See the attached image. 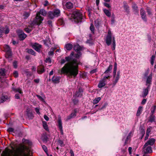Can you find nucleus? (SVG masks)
Listing matches in <instances>:
<instances>
[{"mask_svg": "<svg viewBox=\"0 0 156 156\" xmlns=\"http://www.w3.org/2000/svg\"><path fill=\"white\" fill-rule=\"evenodd\" d=\"M79 62L76 60L65 65L61 70V73H66L69 77L75 78L78 73Z\"/></svg>", "mask_w": 156, "mask_h": 156, "instance_id": "1", "label": "nucleus"}, {"mask_svg": "<svg viewBox=\"0 0 156 156\" xmlns=\"http://www.w3.org/2000/svg\"><path fill=\"white\" fill-rule=\"evenodd\" d=\"M40 14L43 16H45L47 15V12L44 9H41L40 10L39 12L37 13L36 19L34 22L37 25H40L43 20V18L40 16Z\"/></svg>", "mask_w": 156, "mask_h": 156, "instance_id": "2", "label": "nucleus"}, {"mask_svg": "<svg viewBox=\"0 0 156 156\" xmlns=\"http://www.w3.org/2000/svg\"><path fill=\"white\" fill-rule=\"evenodd\" d=\"M105 41L106 44L108 46L110 45L112 41L114 43V41H115V37L114 36H113L110 30H109L108 31Z\"/></svg>", "mask_w": 156, "mask_h": 156, "instance_id": "3", "label": "nucleus"}, {"mask_svg": "<svg viewBox=\"0 0 156 156\" xmlns=\"http://www.w3.org/2000/svg\"><path fill=\"white\" fill-rule=\"evenodd\" d=\"M4 51L5 52V56L7 58L11 59V52L9 47L7 45H5L4 46Z\"/></svg>", "mask_w": 156, "mask_h": 156, "instance_id": "4", "label": "nucleus"}, {"mask_svg": "<svg viewBox=\"0 0 156 156\" xmlns=\"http://www.w3.org/2000/svg\"><path fill=\"white\" fill-rule=\"evenodd\" d=\"M73 17L78 21H80L82 19V15L80 12L78 10H75L73 13Z\"/></svg>", "mask_w": 156, "mask_h": 156, "instance_id": "5", "label": "nucleus"}, {"mask_svg": "<svg viewBox=\"0 0 156 156\" xmlns=\"http://www.w3.org/2000/svg\"><path fill=\"white\" fill-rule=\"evenodd\" d=\"M120 72L118 71L116 74H113V80L112 81V85L114 86L118 82L120 78Z\"/></svg>", "mask_w": 156, "mask_h": 156, "instance_id": "6", "label": "nucleus"}, {"mask_svg": "<svg viewBox=\"0 0 156 156\" xmlns=\"http://www.w3.org/2000/svg\"><path fill=\"white\" fill-rule=\"evenodd\" d=\"M74 49L77 52V53L75 55V57L76 58L79 57L81 55L80 51L81 50L80 46L78 44L75 45L74 46Z\"/></svg>", "mask_w": 156, "mask_h": 156, "instance_id": "7", "label": "nucleus"}, {"mask_svg": "<svg viewBox=\"0 0 156 156\" xmlns=\"http://www.w3.org/2000/svg\"><path fill=\"white\" fill-rule=\"evenodd\" d=\"M17 32L18 33L19 39L20 40H23L26 37V35L24 34L22 30H17Z\"/></svg>", "mask_w": 156, "mask_h": 156, "instance_id": "8", "label": "nucleus"}, {"mask_svg": "<svg viewBox=\"0 0 156 156\" xmlns=\"http://www.w3.org/2000/svg\"><path fill=\"white\" fill-rule=\"evenodd\" d=\"M152 75L151 73L146 77V85L147 86V87H150L152 83Z\"/></svg>", "mask_w": 156, "mask_h": 156, "instance_id": "9", "label": "nucleus"}, {"mask_svg": "<svg viewBox=\"0 0 156 156\" xmlns=\"http://www.w3.org/2000/svg\"><path fill=\"white\" fill-rule=\"evenodd\" d=\"M58 126L59 129L61 134L63 135V130L62 129V122L61 118L60 116L58 117Z\"/></svg>", "mask_w": 156, "mask_h": 156, "instance_id": "10", "label": "nucleus"}, {"mask_svg": "<svg viewBox=\"0 0 156 156\" xmlns=\"http://www.w3.org/2000/svg\"><path fill=\"white\" fill-rule=\"evenodd\" d=\"M150 87H147L146 88H144L143 89V91L142 92L141 97L143 98H145L148 94V90Z\"/></svg>", "mask_w": 156, "mask_h": 156, "instance_id": "11", "label": "nucleus"}, {"mask_svg": "<svg viewBox=\"0 0 156 156\" xmlns=\"http://www.w3.org/2000/svg\"><path fill=\"white\" fill-rule=\"evenodd\" d=\"M155 140L154 138L150 139L146 143L144 146V148H145L146 146L149 145H152L155 142Z\"/></svg>", "mask_w": 156, "mask_h": 156, "instance_id": "12", "label": "nucleus"}, {"mask_svg": "<svg viewBox=\"0 0 156 156\" xmlns=\"http://www.w3.org/2000/svg\"><path fill=\"white\" fill-rule=\"evenodd\" d=\"M140 15L143 20L146 22L147 20L146 15L145 11L143 9H141L140 10Z\"/></svg>", "mask_w": 156, "mask_h": 156, "instance_id": "13", "label": "nucleus"}, {"mask_svg": "<svg viewBox=\"0 0 156 156\" xmlns=\"http://www.w3.org/2000/svg\"><path fill=\"white\" fill-rule=\"evenodd\" d=\"M32 47L36 51L39 52L41 45L37 43H35L32 45Z\"/></svg>", "mask_w": 156, "mask_h": 156, "instance_id": "14", "label": "nucleus"}, {"mask_svg": "<svg viewBox=\"0 0 156 156\" xmlns=\"http://www.w3.org/2000/svg\"><path fill=\"white\" fill-rule=\"evenodd\" d=\"M77 112V110L75 109L73 112H72L71 114L68 117L67 119V120L70 119L73 117H75L76 116V113Z\"/></svg>", "mask_w": 156, "mask_h": 156, "instance_id": "15", "label": "nucleus"}, {"mask_svg": "<svg viewBox=\"0 0 156 156\" xmlns=\"http://www.w3.org/2000/svg\"><path fill=\"white\" fill-rule=\"evenodd\" d=\"M106 82L105 81L101 80L98 83V87L99 88H102L105 86Z\"/></svg>", "mask_w": 156, "mask_h": 156, "instance_id": "16", "label": "nucleus"}, {"mask_svg": "<svg viewBox=\"0 0 156 156\" xmlns=\"http://www.w3.org/2000/svg\"><path fill=\"white\" fill-rule=\"evenodd\" d=\"M112 69V65H110L109 67L108 68L107 70L104 73V74H108V75H110V73Z\"/></svg>", "mask_w": 156, "mask_h": 156, "instance_id": "17", "label": "nucleus"}, {"mask_svg": "<svg viewBox=\"0 0 156 156\" xmlns=\"http://www.w3.org/2000/svg\"><path fill=\"white\" fill-rule=\"evenodd\" d=\"M8 97L7 95H2V97L0 98V103L3 102L8 99Z\"/></svg>", "mask_w": 156, "mask_h": 156, "instance_id": "18", "label": "nucleus"}, {"mask_svg": "<svg viewBox=\"0 0 156 156\" xmlns=\"http://www.w3.org/2000/svg\"><path fill=\"white\" fill-rule=\"evenodd\" d=\"M143 111V107L142 106H139L136 115L137 116H139L142 113Z\"/></svg>", "mask_w": 156, "mask_h": 156, "instance_id": "19", "label": "nucleus"}, {"mask_svg": "<svg viewBox=\"0 0 156 156\" xmlns=\"http://www.w3.org/2000/svg\"><path fill=\"white\" fill-rule=\"evenodd\" d=\"M59 77L58 76H54L52 78V80L55 83H57L59 82Z\"/></svg>", "mask_w": 156, "mask_h": 156, "instance_id": "20", "label": "nucleus"}, {"mask_svg": "<svg viewBox=\"0 0 156 156\" xmlns=\"http://www.w3.org/2000/svg\"><path fill=\"white\" fill-rule=\"evenodd\" d=\"M103 11L107 16L108 17L111 16V12L109 10L106 9H103Z\"/></svg>", "mask_w": 156, "mask_h": 156, "instance_id": "21", "label": "nucleus"}, {"mask_svg": "<svg viewBox=\"0 0 156 156\" xmlns=\"http://www.w3.org/2000/svg\"><path fill=\"white\" fill-rule=\"evenodd\" d=\"M83 92V90L82 88H80L78 91L76 92L75 96L76 97H80L82 95V93Z\"/></svg>", "mask_w": 156, "mask_h": 156, "instance_id": "22", "label": "nucleus"}, {"mask_svg": "<svg viewBox=\"0 0 156 156\" xmlns=\"http://www.w3.org/2000/svg\"><path fill=\"white\" fill-rule=\"evenodd\" d=\"M65 5L66 7L69 9H71L73 6V4L69 2H66Z\"/></svg>", "mask_w": 156, "mask_h": 156, "instance_id": "23", "label": "nucleus"}, {"mask_svg": "<svg viewBox=\"0 0 156 156\" xmlns=\"http://www.w3.org/2000/svg\"><path fill=\"white\" fill-rule=\"evenodd\" d=\"M73 47L71 44H68L65 45V48L68 50H70L72 49Z\"/></svg>", "mask_w": 156, "mask_h": 156, "instance_id": "24", "label": "nucleus"}, {"mask_svg": "<svg viewBox=\"0 0 156 156\" xmlns=\"http://www.w3.org/2000/svg\"><path fill=\"white\" fill-rule=\"evenodd\" d=\"M48 17L51 19H53L54 17H56L54 13L53 12H48Z\"/></svg>", "mask_w": 156, "mask_h": 156, "instance_id": "25", "label": "nucleus"}, {"mask_svg": "<svg viewBox=\"0 0 156 156\" xmlns=\"http://www.w3.org/2000/svg\"><path fill=\"white\" fill-rule=\"evenodd\" d=\"M44 71V68L41 67H38L37 68V72L38 73L41 74Z\"/></svg>", "mask_w": 156, "mask_h": 156, "instance_id": "26", "label": "nucleus"}, {"mask_svg": "<svg viewBox=\"0 0 156 156\" xmlns=\"http://www.w3.org/2000/svg\"><path fill=\"white\" fill-rule=\"evenodd\" d=\"M152 151L151 147L149 146L147 147L144 151L145 153H151Z\"/></svg>", "mask_w": 156, "mask_h": 156, "instance_id": "27", "label": "nucleus"}, {"mask_svg": "<svg viewBox=\"0 0 156 156\" xmlns=\"http://www.w3.org/2000/svg\"><path fill=\"white\" fill-rule=\"evenodd\" d=\"M74 55V53L73 52H72L70 54L69 56L66 57L65 58L66 61H70L71 60V58H72L73 56Z\"/></svg>", "mask_w": 156, "mask_h": 156, "instance_id": "28", "label": "nucleus"}, {"mask_svg": "<svg viewBox=\"0 0 156 156\" xmlns=\"http://www.w3.org/2000/svg\"><path fill=\"white\" fill-rule=\"evenodd\" d=\"M54 13L56 17H58L60 15V11L58 9H56L53 12Z\"/></svg>", "mask_w": 156, "mask_h": 156, "instance_id": "29", "label": "nucleus"}, {"mask_svg": "<svg viewBox=\"0 0 156 156\" xmlns=\"http://www.w3.org/2000/svg\"><path fill=\"white\" fill-rule=\"evenodd\" d=\"M101 99V98L100 97L96 98L93 101V103L94 104H96L98 103Z\"/></svg>", "mask_w": 156, "mask_h": 156, "instance_id": "30", "label": "nucleus"}, {"mask_svg": "<svg viewBox=\"0 0 156 156\" xmlns=\"http://www.w3.org/2000/svg\"><path fill=\"white\" fill-rule=\"evenodd\" d=\"M43 126L44 129L46 130H48V129L47 123L45 121L43 122Z\"/></svg>", "mask_w": 156, "mask_h": 156, "instance_id": "31", "label": "nucleus"}, {"mask_svg": "<svg viewBox=\"0 0 156 156\" xmlns=\"http://www.w3.org/2000/svg\"><path fill=\"white\" fill-rule=\"evenodd\" d=\"M106 75H105L103 79H101L102 80H103L104 81H105V82H106V81H107V79H108L110 76V75H108V74H106Z\"/></svg>", "mask_w": 156, "mask_h": 156, "instance_id": "32", "label": "nucleus"}, {"mask_svg": "<svg viewBox=\"0 0 156 156\" xmlns=\"http://www.w3.org/2000/svg\"><path fill=\"white\" fill-rule=\"evenodd\" d=\"M55 49V48H51V50L48 52V55L50 56H52L54 55V51Z\"/></svg>", "mask_w": 156, "mask_h": 156, "instance_id": "33", "label": "nucleus"}, {"mask_svg": "<svg viewBox=\"0 0 156 156\" xmlns=\"http://www.w3.org/2000/svg\"><path fill=\"white\" fill-rule=\"evenodd\" d=\"M13 90L16 92H18L20 94L22 93L21 90L20 88H17V89L13 88Z\"/></svg>", "mask_w": 156, "mask_h": 156, "instance_id": "34", "label": "nucleus"}, {"mask_svg": "<svg viewBox=\"0 0 156 156\" xmlns=\"http://www.w3.org/2000/svg\"><path fill=\"white\" fill-rule=\"evenodd\" d=\"M27 52L28 53L35 55V53L34 51L31 49H29L27 50Z\"/></svg>", "mask_w": 156, "mask_h": 156, "instance_id": "35", "label": "nucleus"}, {"mask_svg": "<svg viewBox=\"0 0 156 156\" xmlns=\"http://www.w3.org/2000/svg\"><path fill=\"white\" fill-rule=\"evenodd\" d=\"M155 59V56L152 55L151 58V63L152 65H153L154 63V61Z\"/></svg>", "mask_w": 156, "mask_h": 156, "instance_id": "36", "label": "nucleus"}, {"mask_svg": "<svg viewBox=\"0 0 156 156\" xmlns=\"http://www.w3.org/2000/svg\"><path fill=\"white\" fill-rule=\"evenodd\" d=\"M27 115L30 119H32L33 115L32 113L27 112Z\"/></svg>", "mask_w": 156, "mask_h": 156, "instance_id": "37", "label": "nucleus"}, {"mask_svg": "<svg viewBox=\"0 0 156 156\" xmlns=\"http://www.w3.org/2000/svg\"><path fill=\"white\" fill-rule=\"evenodd\" d=\"M3 32H4L5 34H8L9 31V29L7 27H5L4 28H3Z\"/></svg>", "mask_w": 156, "mask_h": 156, "instance_id": "38", "label": "nucleus"}, {"mask_svg": "<svg viewBox=\"0 0 156 156\" xmlns=\"http://www.w3.org/2000/svg\"><path fill=\"white\" fill-rule=\"evenodd\" d=\"M30 15V14L28 12H24L23 13V16L24 18H27Z\"/></svg>", "mask_w": 156, "mask_h": 156, "instance_id": "39", "label": "nucleus"}, {"mask_svg": "<svg viewBox=\"0 0 156 156\" xmlns=\"http://www.w3.org/2000/svg\"><path fill=\"white\" fill-rule=\"evenodd\" d=\"M0 73L2 75H4L5 74V70L4 69H0Z\"/></svg>", "mask_w": 156, "mask_h": 156, "instance_id": "40", "label": "nucleus"}, {"mask_svg": "<svg viewBox=\"0 0 156 156\" xmlns=\"http://www.w3.org/2000/svg\"><path fill=\"white\" fill-rule=\"evenodd\" d=\"M58 143L61 146H64L63 144V141L59 140L58 141Z\"/></svg>", "mask_w": 156, "mask_h": 156, "instance_id": "41", "label": "nucleus"}, {"mask_svg": "<svg viewBox=\"0 0 156 156\" xmlns=\"http://www.w3.org/2000/svg\"><path fill=\"white\" fill-rule=\"evenodd\" d=\"M156 108V106H154L152 107L151 109V112L152 114L154 113Z\"/></svg>", "mask_w": 156, "mask_h": 156, "instance_id": "42", "label": "nucleus"}, {"mask_svg": "<svg viewBox=\"0 0 156 156\" xmlns=\"http://www.w3.org/2000/svg\"><path fill=\"white\" fill-rule=\"evenodd\" d=\"M90 29L91 30L92 33H94V27L93 24H91L90 26Z\"/></svg>", "mask_w": 156, "mask_h": 156, "instance_id": "43", "label": "nucleus"}, {"mask_svg": "<svg viewBox=\"0 0 156 156\" xmlns=\"http://www.w3.org/2000/svg\"><path fill=\"white\" fill-rule=\"evenodd\" d=\"M131 133H132V132H130L129 133V135H128V136L126 138V140L125 141V144H126V143H127V140L128 139H129V138L130 136H131Z\"/></svg>", "mask_w": 156, "mask_h": 156, "instance_id": "44", "label": "nucleus"}, {"mask_svg": "<svg viewBox=\"0 0 156 156\" xmlns=\"http://www.w3.org/2000/svg\"><path fill=\"white\" fill-rule=\"evenodd\" d=\"M151 127H149L148 128H147L146 131V134H150V133L151 132Z\"/></svg>", "mask_w": 156, "mask_h": 156, "instance_id": "45", "label": "nucleus"}, {"mask_svg": "<svg viewBox=\"0 0 156 156\" xmlns=\"http://www.w3.org/2000/svg\"><path fill=\"white\" fill-rule=\"evenodd\" d=\"M36 96L40 101L43 102L44 101V99L41 96L38 95H37Z\"/></svg>", "mask_w": 156, "mask_h": 156, "instance_id": "46", "label": "nucleus"}, {"mask_svg": "<svg viewBox=\"0 0 156 156\" xmlns=\"http://www.w3.org/2000/svg\"><path fill=\"white\" fill-rule=\"evenodd\" d=\"M13 75L15 77H17L18 76V73L16 71H15L14 72V73H13Z\"/></svg>", "mask_w": 156, "mask_h": 156, "instance_id": "47", "label": "nucleus"}, {"mask_svg": "<svg viewBox=\"0 0 156 156\" xmlns=\"http://www.w3.org/2000/svg\"><path fill=\"white\" fill-rule=\"evenodd\" d=\"M132 8L134 10H136L137 8V7L136 4L135 3H133L132 5Z\"/></svg>", "mask_w": 156, "mask_h": 156, "instance_id": "48", "label": "nucleus"}, {"mask_svg": "<svg viewBox=\"0 0 156 156\" xmlns=\"http://www.w3.org/2000/svg\"><path fill=\"white\" fill-rule=\"evenodd\" d=\"M129 7L127 5H125L124 6V9L127 12H128L129 11Z\"/></svg>", "mask_w": 156, "mask_h": 156, "instance_id": "49", "label": "nucleus"}, {"mask_svg": "<svg viewBox=\"0 0 156 156\" xmlns=\"http://www.w3.org/2000/svg\"><path fill=\"white\" fill-rule=\"evenodd\" d=\"M13 66L15 68H16L17 67V62L16 61H14L13 62Z\"/></svg>", "mask_w": 156, "mask_h": 156, "instance_id": "50", "label": "nucleus"}, {"mask_svg": "<svg viewBox=\"0 0 156 156\" xmlns=\"http://www.w3.org/2000/svg\"><path fill=\"white\" fill-rule=\"evenodd\" d=\"M45 62H48V63H50L51 62V59L50 58H48L46 59Z\"/></svg>", "mask_w": 156, "mask_h": 156, "instance_id": "51", "label": "nucleus"}, {"mask_svg": "<svg viewBox=\"0 0 156 156\" xmlns=\"http://www.w3.org/2000/svg\"><path fill=\"white\" fill-rule=\"evenodd\" d=\"M3 33V28L0 27V37H1L2 33Z\"/></svg>", "mask_w": 156, "mask_h": 156, "instance_id": "52", "label": "nucleus"}, {"mask_svg": "<svg viewBox=\"0 0 156 156\" xmlns=\"http://www.w3.org/2000/svg\"><path fill=\"white\" fill-rule=\"evenodd\" d=\"M116 46L115 41H114V43L113 44V47L112 48V49L113 50H114L115 49Z\"/></svg>", "mask_w": 156, "mask_h": 156, "instance_id": "53", "label": "nucleus"}, {"mask_svg": "<svg viewBox=\"0 0 156 156\" xmlns=\"http://www.w3.org/2000/svg\"><path fill=\"white\" fill-rule=\"evenodd\" d=\"M42 147L45 152H46L47 151V149L46 146L45 145H43L42 146Z\"/></svg>", "mask_w": 156, "mask_h": 156, "instance_id": "54", "label": "nucleus"}, {"mask_svg": "<svg viewBox=\"0 0 156 156\" xmlns=\"http://www.w3.org/2000/svg\"><path fill=\"white\" fill-rule=\"evenodd\" d=\"M147 101L146 99H143L142 101H141V104L142 105H144L145 104Z\"/></svg>", "mask_w": 156, "mask_h": 156, "instance_id": "55", "label": "nucleus"}, {"mask_svg": "<svg viewBox=\"0 0 156 156\" xmlns=\"http://www.w3.org/2000/svg\"><path fill=\"white\" fill-rule=\"evenodd\" d=\"M104 6H105L108 8H110L111 7V6L108 3H104Z\"/></svg>", "mask_w": 156, "mask_h": 156, "instance_id": "56", "label": "nucleus"}, {"mask_svg": "<svg viewBox=\"0 0 156 156\" xmlns=\"http://www.w3.org/2000/svg\"><path fill=\"white\" fill-rule=\"evenodd\" d=\"M8 131L10 133H12L14 131V129L12 128H9L8 129Z\"/></svg>", "mask_w": 156, "mask_h": 156, "instance_id": "57", "label": "nucleus"}, {"mask_svg": "<svg viewBox=\"0 0 156 156\" xmlns=\"http://www.w3.org/2000/svg\"><path fill=\"white\" fill-rule=\"evenodd\" d=\"M42 139L44 141H46L48 138L46 136H44L42 137Z\"/></svg>", "mask_w": 156, "mask_h": 156, "instance_id": "58", "label": "nucleus"}, {"mask_svg": "<svg viewBox=\"0 0 156 156\" xmlns=\"http://www.w3.org/2000/svg\"><path fill=\"white\" fill-rule=\"evenodd\" d=\"M25 31L28 33H29L31 31V30L28 28L25 29Z\"/></svg>", "mask_w": 156, "mask_h": 156, "instance_id": "59", "label": "nucleus"}, {"mask_svg": "<svg viewBox=\"0 0 156 156\" xmlns=\"http://www.w3.org/2000/svg\"><path fill=\"white\" fill-rule=\"evenodd\" d=\"M66 62V60L65 59H62L60 61V63L61 64H63L65 63Z\"/></svg>", "mask_w": 156, "mask_h": 156, "instance_id": "60", "label": "nucleus"}, {"mask_svg": "<svg viewBox=\"0 0 156 156\" xmlns=\"http://www.w3.org/2000/svg\"><path fill=\"white\" fill-rule=\"evenodd\" d=\"M44 117L46 120L47 121L49 120V118L46 115H44Z\"/></svg>", "mask_w": 156, "mask_h": 156, "instance_id": "61", "label": "nucleus"}, {"mask_svg": "<svg viewBox=\"0 0 156 156\" xmlns=\"http://www.w3.org/2000/svg\"><path fill=\"white\" fill-rule=\"evenodd\" d=\"M35 110L37 113L38 114H40V112H39V109L38 108H36Z\"/></svg>", "mask_w": 156, "mask_h": 156, "instance_id": "62", "label": "nucleus"}, {"mask_svg": "<svg viewBox=\"0 0 156 156\" xmlns=\"http://www.w3.org/2000/svg\"><path fill=\"white\" fill-rule=\"evenodd\" d=\"M132 147H129L128 148V151H129V153L130 154H131L132 153Z\"/></svg>", "mask_w": 156, "mask_h": 156, "instance_id": "63", "label": "nucleus"}, {"mask_svg": "<svg viewBox=\"0 0 156 156\" xmlns=\"http://www.w3.org/2000/svg\"><path fill=\"white\" fill-rule=\"evenodd\" d=\"M15 98L16 99H18L20 98L19 95L18 94H16L15 95Z\"/></svg>", "mask_w": 156, "mask_h": 156, "instance_id": "64", "label": "nucleus"}]
</instances>
